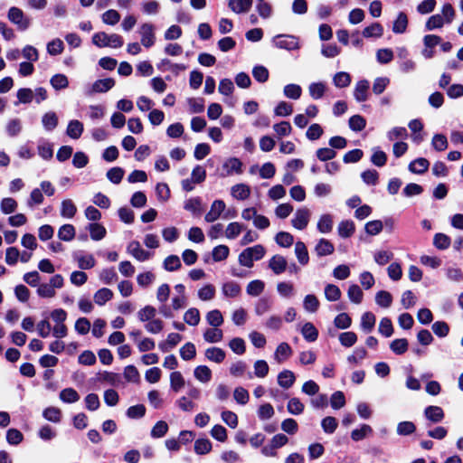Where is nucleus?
Returning a JSON list of instances; mask_svg holds the SVG:
<instances>
[{
    "mask_svg": "<svg viewBox=\"0 0 463 463\" xmlns=\"http://www.w3.org/2000/svg\"><path fill=\"white\" fill-rule=\"evenodd\" d=\"M91 40L92 43L99 48H120L124 43L123 38L119 34H108L105 32L94 33Z\"/></svg>",
    "mask_w": 463,
    "mask_h": 463,
    "instance_id": "obj_1",
    "label": "nucleus"
},
{
    "mask_svg": "<svg viewBox=\"0 0 463 463\" xmlns=\"http://www.w3.org/2000/svg\"><path fill=\"white\" fill-rule=\"evenodd\" d=\"M7 17L9 21L15 24L21 31L27 30L31 25V19L18 7H11L8 11Z\"/></svg>",
    "mask_w": 463,
    "mask_h": 463,
    "instance_id": "obj_2",
    "label": "nucleus"
},
{
    "mask_svg": "<svg viewBox=\"0 0 463 463\" xmlns=\"http://www.w3.org/2000/svg\"><path fill=\"white\" fill-rule=\"evenodd\" d=\"M156 27L151 23H144L138 28L140 43L145 48L152 47L156 43Z\"/></svg>",
    "mask_w": 463,
    "mask_h": 463,
    "instance_id": "obj_3",
    "label": "nucleus"
},
{
    "mask_svg": "<svg viewBox=\"0 0 463 463\" xmlns=\"http://www.w3.org/2000/svg\"><path fill=\"white\" fill-rule=\"evenodd\" d=\"M288 442V438L282 433L276 434L272 437L269 443L262 448V454L268 457L277 456V449L282 448Z\"/></svg>",
    "mask_w": 463,
    "mask_h": 463,
    "instance_id": "obj_4",
    "label": "nucleus"
},
{
    "mask_svg": "<svg viewBox=\"0 0 463 463\" xmlns=\"http://www.w3.org/2000/svg\"><path fill=\"white\" fill-rule=\"evenodd\" d=\"M273 42L278 48L288 51L298 50L300 48L299 40L294 35H277Z\"/></svg>",
    "mask_w": 463,
    "mask_h": 463,
    "instance_id": "obj_5",
    "label": "nucleus"
},
{
    "mask_svg": "<svg viewBox=\"0 0 463 463\" xmlns=\"http://www.w3.org/2000/svg\"><path fill=\"white\" fill-rule=\"evenodd\" d=\"M260 259V245L244 250L239 256V261L242 266L252 267L253 261Z\"/></svg>",
    "mask_w": 463,
    "mask_h": 463,
    "instance_id": "obj_6",
    "label": "nucleus"
},
{
    "mask_svg": "<svg viewBox=\"0 0 463 463\" xmlns=\"http://www.w3.org/2000/svg\"><path fill=\"white\" fill-rule=\"evenodd\" d=\"M310 215L311 213L307 208L303 207L298 209L294 218L291 220L292 226L297 230H304L309 222Z\"/></svg>",
    "mask_w": 463,
    "mask_h": 463,
    "instance_id": "obj_7",
    "label": "nucleus"
},
{
    "mask_svg": "<svg viewBox=\"0 0 463 463\" xmlns=\"http://www.w3.org/2000/svg\"><path fill=\"white\" fill-rule=\"evenodd\" d=\"M127 252L138 261H146L152 257V253L143 250L137 241H132L128 244Z\"/></svg>",
    "mask_w": 463,
    "mask_h": 463,
    "instance_id": "obj_8",
    "label": "nucleus"
},
{
    "mask_svg": "<svg viewBox=\"0 0 463 463\" xmlns=\"http://www.w3.org/2000/svg\"><path fill=\"white\" fill-rule=\"evenodd\" d=\"M424 416L431 423H439L443 420L445 414L441 407L430 405L424 409Z\"/></svg>",
    "mask_w": 463,
    "mask_h": 463,
    "instance_id": "obj_9",
    "label": "nucleus"
},
{
    "mask_svg": "<svg viewBox=\"0 0 463 463\" xmlns=\"http://www.w3.org/2000/svg\"><path fill=\"white\" fill-rule=\"evenodd\" d=\"M241 162L236 158L232 157L226 160L222 165V173L223 176L232 175L233 174H241Z\"/></svg>",
    "mask_w": 463,
    "mask_h": 463,
    "instance_id": "obj_10",
    "label": "nucleus"
},
{
    "mask_svg": "<svg viewBox=\"0 0 463 463\" xmlns=\"http://www.w3.org/2000/svg\"><path fill=\"white\" fill-rule=\"evenodd\" d=\"M225 209V203L222 200H215L212 205L210 211L206 213L204 219L207 222H213L216 221Z\"/></svg>",
    "mask_w": 463,
    "mask_h": 463,
    "instance_id": "obj_11",
    "label": "nucleus"
},
{
    "mask_svg": "<svg viewBox=\"0 0 463 463\" xmlns=\"http://www.w3.org/2000/svg\"><path fill=\"white\" fill-rule=\"evenodd\" d=\"M292 348L288 343H280L277 346L274 353V359L278 362V364H282L292 355Z\"/></svg>",
    "mask_w": 463,
    "mask_h": 463,
    "instance_id": "obj_12",
    "label": "nucleus"
},
{
    "mask_svg": "<svg viewBox=\"0 0 463 463\" xmlns=\"http://www.w3.org/2000/svg\"><path fill=\"white\" fill-rule=\"evenodd\" d=\"M335 251L334 244L327 239L318 240L315 246V252L318 257L331 255Z\"/></svg>",
    "mask_w": 463,
    "mask_h": 463,
    "instance_id": "obj_13",
    "label": "nucleus"
},
{
    "mask_svg": "<svg viewBox=\"0 0 463 463\" xmlns=\"http://www.w3.org/2000/svg\"><path fill=\"white\" fill-rule=\"evenodd\" d=\"M295 373L290 370H283L278 375V383L283 389H289L295 383Z\"/></svg>",
    "mask_w": 463,
    "mask_h": 463,
    "instance_id": "obj_14",
    "label": "nucleus"
},
{
    "mask_svg": "<svg viewBox=\"0 0 463 463\" xmlns=\"http://www.w3.org/2000/svg\"><path fill=\"white\" fill-rule=\"evenodd\" d=\"M369 81L366 80H359L354 88V96L357 101H364L367 99L369 91Z\"/></svg>",
    "mask_w": 463,
    "mask_h": 463,
    "instance_id": "obj_15",
    "label": "nucleus"
},
{
    "mask_svg": "<svg viewBox=\"0 0 463 463\" xmlns=\"http://www.w3.org/2000/svg\"><path fill=\"white\" fill-rule=\"evenodd\" d=\"M269 267L275 274H281L286 270L287 260L281 255H275L270 259L269 262Z\"/></svg>",
    "mask_w": 463,
    "mask_h": 463,
    "instance_id": "obj_16",
    "label": "nucleus"
},
{
    "mask_svg": "<svg viewBox=\"0 0 463 463\" xmlns=\"http://www.w3.org/2000/svg\"><path fill=\"white\" fill-rule=\"evenodd\" d=\"M430 166V162L423 157H419L409 165V170L413 174L422 175L424 174Z\"/></svg>",
    "mask_w": 463,
    "mask_h": 463,
    "instance_id": "obj_17",
    "label": "nucleus"
},
{
    "mask_svg": "<svg viewBox=\"0 0 463 463\" xmlns=\"http://www.w3.org/2000/svg\"><path fill=\"white\" fill-rule=\"evenodd\" d=\"M229 7L236 14L246 13L252 5V0H230Z\"/></svg>",
    "mask_w": 463,
    "mask_h": 463,
    "instance_id": "obj_18",
    "label": "nucleus"
},
{
    "mask_svg": "<svg viewBox=\"0 0 463 463\" xmlns=\"http://www.w3.org/2000/svg\"><path fill=\"white\" fill-rule=\"evenodd\" d=\"M87 229L90 232V238L93 241H100L107 234V231H106L105 227L102 224L98 223V222L90 223L88 225Z\"/></svg>",
    "mask_w": 463,
    "mask_h": 463,
    "instance_id": "obj_19",
    "label": "nucleus"
},
{
    "mask_svg": "<svg viewBox=\"0 0 463 463\" xmlns=\"http://www.w3.org/2000/svg\"><path fill=\"white\" fill-rule=\"evenodd\" d=\"M355 231V226L353 221L345 220L340 222L337 227L338 235L341 238H349L351 237Z\"/></svg>",
    "mask_w": 463,
    "mask_h": 463,
    "instance_id": "obj_20",
    "label": "nucleus"
},
{
    "mask_svg": "<svg viewBox=\"0 0 463 463\" xmlns=\"http://www.w3.org/2000/svg\"><path fill=\"white\" fill-rule=\"evenodd\" d=\"M408 26V17L403 12H400L392 24V32L401 34L406 32Z\"/></svg>",
    "mask_w": 463,
    "mask_h": 463,
    "instance_id": "obj_21",
    "label": "nucleus"
},
{
    "mask_svg": "<svg viewBox=\"0 0 463 463\" xmlns=\"http://www.w3.org/2000/svg\"><path fill=\"white\" fill-rule=\"evenodd\" d=\"M295 254L298 262L305 266L309 261L308 251L303 241H297L295 244Z\"/></svg>",
    "mask_w": 463,
    "mask_h": 463,
    "instance_id": "obj_22",
    "label": "nucleus"
},
{
    "mask_svg": "<svg viewBox=\"0 0 463 463\" xmlns=\"http://www.w3.org/2000/svg\"><path fill=\"white\" fill-rule=\"evenodd\" d=\"M77 213V207L71 199H65L61 204V215L63 218L71 219Z\"/></svg>",
    "mask_w": 463,
    "mask_h": 463,
    "instance_id": "obj_23",
    "label": "nucleus"
},
{
    "mask_svg": "<svg viewBox=\"0 0 463 463\" xmlns=\"http://www.w3.org/2000/svg\"><path fill=\"white\" fill-rule=\"evenodd\" d=\"M222 291L226 298H237L241 294V289L237 282L228 281L222 285Z\"/></svg>",
    "mask_w": 463,
    "mask_h": 463,
    "instance_id": "obj_24",
    "label": "nucleus"
},
{
    "mask_svg": "<svg viewBox=\"0 0 463 463\" xmlns=\"http://www.w3.org/2000/svg\"><path fill=\"white\" fill-rule=\"evenodd\" d=\"M317 230L321 233H329L333 229V217L331 214H322L317 222Z\"/></svg>",
    "mask_w": 463,
    "mask_h": 463,
    "instance_id": "obj_25",
    "label": "nucleus"
},
{
    "mask_svg": "<svg viewBox=\"0 0 463 463\" xmlns=\"http://www.w3.org/2000/svg\"><path fill=\"white\" fill-rule=\"evenodd\" d=\"M301 334L307 342H315L318 337L317 329L310 322H307L303 325Z\"/></svg>",
    "mask_w": 463,
    "mask_h": 463,
    "instance_id": "obj_26",
    "label": "nucleus"
},
{
    "mask_svg": "<svg viewBox=\"0 0 463 463\" xmlns=\"http://www.w3.org/2000/svg\"><path fill=\"white\" fill-rule=\"evenodd\" d=\"M409 128L413 133L412 139L415 143L420 144L423 140L420 131L423 128V124L420 120L415 118L409 122Z\"/></svg>",
    "mask_w": 463,
    "mask_h": 463,
    "instance_id": "obj_27",
    "label": "nucleus"
},
{
    "mask_svg": "<svg viewBox=\"0 0 463 463\" xmlns=\"http://www.w3.org/2000/svg\"><path fill=\"white\" fill-rule=\"evenodd\" d=\"M375 316L372 312H365L361 317V328L364 333L373 331L375 325Z\"/></svg>",
    "mask_w": 463,
    "mask_h": 463,
    "instance_id": "obj_28",
    "label": "nucleus"
},
{
    "mask_svg": "<svg viewBox=\"0 0 463 463\" xmlns=\"http://www.w3.org/2000/svg\"><path fill=\"white\" fill-rule=\"evenodd\" d=\"M59 397L65 403H74L80 400V395L76 390L68 387L61 391Z\"/></svg>",
    "mask_w": 463,
    "mask_h": 463,
    "instance_id": "obj_29",
    "label": "nucleus"
},
{
    "mask_svg": "<svg viewBox=\"0 0 463 463\" xmlns=\"http://www.w3.org/2000/svg\"><path fill=\"white\" fill-rule=\"evenodd\" d=\"M205 357L215 363H222L225 358V352L219 347H210L205 351Z\"/></svg>",
    "mask_w": 463,
    "mask_h": 463,
    "instance_id": "obj_30",
    "label": "nucleus"
},
{
    "mask_svg": "<svg viewBox=\"0 0 463 463\" xmlns=\"http://www.w3.org/2000/svg\"><path fill=\"white\" fill-rule=\"evenodd\" d=\"M200 311L196 307H191L184 315V321L189 326H197L200 323Z\"/></svg>",
    "mask_w": 463,
    "mask_h": 463,
    "instance_id": "obj_31",
    "label": "nucleus"
},
{
    "mask_svg": "<svg viewBox=\"0 0 463 463\" xmlns=\"http://www.w3.org/2000/svg\"><path fill=\"white\" fill-rule=\"evenodd\" d=\"M58 237L64 241H71L75 237V228L72 224H63L58 231Z\"/></svg>",
    "mask_w": 463,
    "mask_h": 463,
    "instance_id": "obj_32",
    "label": "nucleus"
},
{
    "mask_svg": "<svg viewBox=\"0 0 463 463\" xmlns=\"http://www.w3.org/2000/svg\"><path fill=\"white\" fill-rule=\"evenodd\" d=\"M113 298V292L107 288L99 289L94 294V301L99 306H103L107 301Z\"/></svg>",
    "mask_w": 463,
    "mask_h": 463,
    "instance_id": "obj_33",
    "label": "nucleus"
},
{
    "mask_svg": "<svg viewBox=\"0 0 463 463\" xmlns=\"http://www.w3.org/2000/svg\"><path fill=\"white\" fill-rule=\"evenodd\" d=\"M83 131V125L79 120H71L70 121L67 128V135L73 138L78 139Z\"/></svg>",
    "mask_w": 463,
    "mask_h": 463,
    "instance_id": "obj_34",
    "label": "nucleus"
},
{
    "mask_svg": "<svg viewBox=\"0 0 463 463\" xmlns=\"http://www.w3.org/2000/svg\"><path fill=\"white\" fill-rule=\"evenodd\" d=\"M347 296L351 302L360 304L363 301L364 293L358 285L352 284L348 288Z\"/></svg>",
    "mask_w": 463,
    "mask_h": 463,
    "instance_id": "obj_35",
    "label": "nucleus"
},
{
    "mask_svg": "<svg viewBox=\"0 0 463 463\" xmlns=\"http://www.w3.org/2000/svg\"><path fill=\"white\" fill-rule=\"evenodd\" d=\"M439 14L442 16L447 24H450L456 17V10L451 4L446 3L442 5Z\"/></svg>",
    "mask_w": 463,
    "mask_h": 463,
    "instance_id": "obj_36",
    "label": "nucleus"
},
{
    "mask_svg": "<svg viewBox=\"0 0 463 463\" xmlns=\"http://www.w3.org/2000/svg\"><path fill=\"white\" fill-rule=\"evenodd\" d=\"M373 432V429L368 424H363L360 429H354L351 432V439L354 441H360Z\"/></svg>",
    "mask_w": 463,
    "mask_h": 463,
    "instance_id": "obj_37",
    "label": "nucleus"
},
{
    "mask_svg": "<svg viewBox=\"0 0 463 463\" xmlns=\"http://www.w3.org/2000/svg\"><path fill=\"white\" fill-rule=\"evenodd\" d=\"M305 405L298 398H291L288 402L287 410L292 415H299L304 411Z\"/></svg>",
    "mask_w": 463,
    "mask_h": 463,
    "instance_id": "obj_38",
    "label": "nucleus"
},
{
    "mask_svg": "<svg viewBox=\"0 0 463 463\" xmlns=\"http://www.w3.org/2000/svg\"><path fill=\"white\" fill-rule=\"evenodd\" d=\"M47 52L52 56L62 53L64 50L63 42L60 38H55L47 43Z\"/></svg>",
    "mask_w": 463,
    "mask_h": 463,
    "instance_id": "obj_39",
    "label": "nucleus"
},
{
    "mask_svg": "<svg viewBox=\"0 0 463 463\" xmlns=\"http://www.w3.org/2000/svg\"><path fill=\"white\" fill-rule=\"evenodd\" d=\"M383 33V27L379 23H373L365 27L363 31V35L365 38L381 37Z\"/></svg>",
    "mask_w": 463,
    "mask_h": 463,
    "instance_id": "obj_40",
    "label": "nucleus"
},
{
    "mask_svg": "<svg viewBox=\"0 0 463 463\" xmlns=\"http://www.w3.org/2000/svg\"><path fill=\"white\" fill-rule=\"evenodd\" d=\"M194 377L202 382L208 383L212 378V371L206 365H199L194 369Z\"/></svg>",
    "mask_w": 463,
    "mask_h": 463,
    "instance_id": "obj_41",
    "label": "nucleus"
},
{
    "mask_svg": "<svg viewBox=\"0 0 463 463\" xmlns=\"http://www.w3.org/2000/svg\"><path fill=\"white\" fill-rule=\"evenodd\" d=\"M408 341L405 338H398L390 344L391 350L396 354H403L408 350Z\"/></svg>",
    "mask_w": 463,
    "mask_h": 463,
    "instance_id": "obj_42",
    "label": "nucleus"
},
{
    "mask_svg": "<svg viewBox=\"0 0 463 463\" xmlns=\"http://www.w3.org/2000/svg\"><path fill=\"white\" fill-rule=\"evenodd\" d=\"M223 336L222 331L217 327L208 328L203 333V338L208 343H218Z\"/></svg>",
    "mask_w": 463,
    "mask_h": 463,
    "instance_id": "obj_43",
    "label": "nucleus"
},
{
    "mask_svg": "<svg viewBox=\"0 0 463 463\" xmlns=\"http://www.w3.org/2000/svg\"><path fill=\"white\" fill-rule=\"evenodd\" d=\"M215 287L212 284H206L198 290L197 296L203 301L212 300L215 297Z\"/></svg>",
    "mask_w": 463,
    "mask_h": 463,
    "instance_id": "obj_44",
    "label": "nucleus"
},
{
    "mask_svg": "<svg viewBox=\"0 0 463 463\" xmlns=\"http://www.w3.org/2000/svg\"><path fill=\"white\" fill-rule=\"evenodd\" d=\"M156 309L153 306L147 305L137 312V317L141 322H148L155 318Z\"/></svg>",
    "mask_w": 463,
    "mask_h": 463,
    "instance_id": "obj_45",
    "label": "nucleus"
},
{
    "mask_svg": "<svg viewBox=\"0 0 463 463\" xmlns=\"http://www.w3.org/2000/svg\"><path fill=\"white\" fill-rule=\"evenodd\" d=\"M444 24H447L446 22L443 20L442 16H440L439 14H433L430 16L425 24V27L429 31H432L435 29H440L444 26Z\"/></svg>",
    "mask_w": 463,
    "mask_h": 463,
    "instance_id": "obj_46",
    "label": "nucleus"
},
{
    "mask_svg": "<svg viewBox=\"0 0 463 463\" xmlns=\"http://www.w3.org/2000/svg\"><path fill=\"white\" fill-rule=\"evenodd\" d=\"M375 302L378 306L387 308L392 305V296L388 291L381 290L375 295Z\"/></svg>",
    "mask_w": 463,
    "mask_h": 463,
    "instance_id": "obj_47",
    "label": "nucleus"
},
{
    "mask_svg": "<svg viewBox=\"0 0 463 463\" xmlns=\"http://www.w3.org/2000/svg\"><path fill=\"white\" fill-rule=\"evenodd\" d=\"M168 431V424L165 420L157 421L151 430L150 435L154 439L163 438Z\"/></svg>",
    "mask_w": 463,
    "mask_h": 463,
    "instance_id": "obj_48",
    "label": "nucleus"
},
{
    "mask_svg": "<svg viewBox=\"0 0 463 463\" xmlns=\"http://www.w3.org/2000/svg\"><path fill=\"white\" fill-rule=\"evenodd\" d=\"M43 416L49 421L59 423L61 420V411L56 407H48L43 412Z\"/></svg>",
    "mask_w": 463,
    "mask_h": 463,
    "instance_id": "obj_49",
    "label": "nucleus"
},
{
    "mask_svg": "<svg viewBox=\"0 0 463 463\" xmlns=\"http://www.w3.org/2000/svg\"><path fill=\"white\" fill-rule=\"evenodd\" d=\"M184 379L180 372L175 371L170 374V385L173 391L179 392L184 386Z\"/></svg>",
    "mask_w": 463,
    "mask_h": 463,
    "instance_id": "obj_50",
    "label": "nucleus"
},
{
    "mask_svg": "<svg viewBox=\"0 0 463 463\" xmlns=\"http://www.w3.org/2000/svg\"><path fill=\"white\" fill-rule=\"evenodd\" d=\"M371 162L378 166L382 167L387 162V156L386 154L381 150L379 147H373V155L371 156Z\"/></svg>",
    "mask_w": 463,
    "mask_h": 463,
    "instance_id": "obj_51",
    "label": "nucleus"
},
{
    "mask_svg": "<svg viewBox=\"0 0 463 463\" xmlns=\"http://www.w3.org/2000/svg\"><path fill=\"white\" fill-rule=\"evenodd\" d=\"M50 83L52 87L57 90L66 89L69 85V80L66 75L64 74H55L51 80Z\"/></svg>",
    "mask_w": 463,
    "mask_h": 463,
    "instance_id": "obj_52",
    "label": "nucleus"
},
{
    "mask_svg": "<svg viewBox=\"0 0 463 463\" xmlns=\"http://www.w3.org/2000/svg\"><path fill=\"white\" fill-rule=\"evenodd\" d=\"M184 208L194 214H200L203 211L202 201L199 197L190 198L185 201Z\"/></svg>",
    "mask_w": 463,
    "mask_h": 463,
    "instance_id": "obj_53",
    "label": "nucleus"
},
{
    "mask_svg": "<svg viewBox=\"0 0 463 463\" xmlns=\"http://www.w3.org/2000/svg\"><path fill=\"white\" fill-rule=\"evenodd\" d=\"M340 288L334 284H327L325 287V297L328 301H336L341 298Z\"/></svg>",
    "mask_w": 463,
    "mask_h": 463,
    "instance_id": "obj_54",
    "label": "nucleus"
},
{
    "mask_svg": "<svg viewBox=\"0 0 463 463\" xmlns=\"http://www.w3.org/2000/svg\"><path fill=\"white\" fill-rule=\"evenodd\" d=\"M212 443L208 439H198L194 442V451L198 455H204L211 451Z\"/></svg>",
    "mask_w": 463,
    "mask_h": 463,
    "instance_id": "obj_55",
    "label": "nucleus"
},
{
    "mask_svg": "<svg viewBox=\"0 0 463 463\" xmlns=\"http://www.w3.org/2000/svg\"><path fill=\"white\" fill-rule=\"evenodd\" d=\"M206 320L207 323L213 327H218L223 323L222 315L218 309L209 311L206 315Z\"/></svg>",
    "mask_w": 463,
    "mask_h": 463,
    "instance_id": "obj_56",
    "label": "nucleus"
},
{
    "mask_svg": "<svg viewBox=\"0 0 463 463\" xmlns=\"http://www.w3.org/2000/svg\"><path fill=\"white\" fill-rule=\"evenodd\" d=\"M338 426V421L335 417L327 416L321 421V427L326 434H333Z\"/></svg>",
    "mask_w": 463,
    "mask_h": 463,
    "instance_id": "obj_57",
    "label": "nucleus"
},
{
    "mask_svg": "<svg viewBox=\"0 0 463 463\" xmlns=\"http://www.w3.org/2000/svg\"><path fill=\"white\" fill-rule=\"evenodd\" d=\"M100 380L113 386H119L122 383L121 375L112 372H103L100 373Z\"/></svg>",
    "mask_w": 463,
    "mask_h": 463,
    "instance_id": "obj_58",
    "label": "nucleus"
},
{
    "mask_svg": "<svg viewBox=\"0 0 463 463\" xmlns=\"http://www.w3.org/2000/svg\"><path fill=\"white\" fill-rule=\"evenodd\" d=\"M334 325L338 329H347L352 325V319L348 314L341 313L335 317Z\"/></svg>",
    "mask_w": 463,
    "mask_h": 463,
    "instance_id": "obj_59",
    "label": "nucleus"
},
{
    "mask_svg": "<svg viewBox=\"0 0 463 463\" xmlns=\"http://www.w3.org/2000/svg\"><path fill=\"white\" fill-rule=\"evenodd\" d=\"M340 344L345 347L353 346L357 341V335L354 332L348 331L341 333L338 336Z\"/></svg>",
    "mask_w": 463,
    "mask_h": 463,
    "instance_id": "obj_60",
    "label": "nucleus"
},
{
    "mask_svg": "<svg viewBox=\"0 0 463 463\" xmlns=\"http://www.w3.org/2000/svg\"><path fill=\"white\" fill-rule=\"evenodd\" d=\"M180 355L185 361L194 359L196 355L195 345L191 342L184 344L180 349Z\"/></svg>",
    "mask_w": 463,
    "mask_h": 463,
    "instance_id": "obj_61",
    "label": "nucleus"
},
{
    "mask_svg": "<svg viewBox=\"0 0 463 463\" xmlns=\"http://www.w3.org/2000/svg\"><path fill=\"white\" fill-rule=\"evenodd\" d=\"M276 242L284 248L290 247L294 242V237L287 232H279L275 237Z\"/></svg>",
    "mask_w": 463,
    "mask_h": 463,
    "instance_id": "obj_62",
    "label": "nucleus"
},
{
    "mask_svg": "<svg viewBox=\"0 0 463 463\" xmlns=\"http://www.w3.org/2000/svg\"><path fill=\"white\" fill-rule=\"evenodd\" d=\"M450 238L444 233H436L433 239L434 246L439 250H446L450 246Z\"/></svg>",
    "mask_w": 463,
    "mask_h": 463,
    "instance_id": "obj_63",
    "label": "nucleus"
},
{
    "mask_svg": "<svg viewBox=\"0 0 463 463\" xmlns=\"http://www.w3.org/2000/svg\"><path fill=\"white\" fill-rule=\"evenodd\" d=\"M102 22L109 25H115L120 20V14L114 9L106 11L101 16Z\"/></svg>",
    "mask_w": 463,
    "mask_h": 463,
    "instance_id": "obj_64",
    "label": "nucleus"
}]
</instances>
